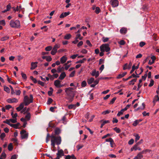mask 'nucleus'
I'll list each match as a JSON object with an SVG mask.
<instances>
[{
	"instance_id": "obj_1",
	"label": "nucleus",
	"mask_w": 159,
	"mask_h": 159,
	"mask_svg": "<svg viewBox=\"0 0 159 159\" xmlns=\"http://www.w3.org/2000/svg\"><path fill=\"white\" fill-rule=\"evenodd\" d=\"M73 90V88L71 87L66 88L65 89V92L67 95V98L70 102L73 101L75 96V93Z\"/></svg>"
},
{
	"instance_id": "obj_2",
	"label": "nucleus",
	"mask_w": 159,
	"mask_h": 159,
	"mask_svg": "<svg viewBox=\"0 0 159 159\" xmlns=\"http://www.w3.org/2000/svg\"><path fill=\"white\" fill-rule=\"evenodd\" d=\"M50 137L51 138V144L53 148H55V144L59 145L61 143V140L60 136L56 137L53 134H52Z\"/></svg>"
},
{
	"instance_id": "obj_3",
	"label": "nucleus",
	"mask_w": 159,
	"mask_h": 159,
	"mask_svg": "<svg viewBox=\"0 0 159 159\" xmlns=\"http://www.w3.org/2000/svg\"><path fill=\"white\" fill-rule=\"evenodd\" d=\"M10 25L12 28H18L20 26V23L19 20H11L10 23Z\"/></svg>"
},
{
	"instance_id": "obj_4",
	"label": "nucleus",
	"mask_w": 159,
	"mask_h": 159,
	"mask_svg": "<svg viewBox=\"0 0 159 159\" xmlns=\"http://www.w3.org/2000/svg\"><path fill=\"white\" fill-rule=\"evenodd\" d=\"M33 96L31 94L30 95V98L29 99L27 96H25L24 98V103L25 106H27L30 103H32L33 101Z\"/></svg>"
},
{
	"instance_id": "obj_5",
	"label": "nucleus",
	"mask_w": 159,
	"mask_h": 159,
	"mask_svg": "<svg viewBox=\"0 0 159 159\" xmlns=\"http://www.w3.org/2000/svg\"><path fill=\"white\" fill-rule=\"evenodd\" d=\"M100 49L101 51H106V52H108L110 50L109 45L108 44H102L100 46Z\"/></svg>"
},
{
	"instance_id": "obj_6",
	"label": "nucleus",
	"mask_w": 159,
	"mask_h": 159,
	"mask_svg": "<svg viewBox=\"0 0 159 159\" xmlns=\"http://www.w3.org/2000/svg\"><path fill=\"white\" fill-rule=\"evenodd\" d=\"M21 138L22 139H27L28 136V133L25 130L23 129L20 132Z\"/></svg>"
},
{
	"instance_id": "obj_7",
	"label": "nucleus",
	"mask_w": 159,
	"mask_h": 159,
	"mask_svg": "<svg viewBox=\"0 0 159 159\" xmlns=\"http://www.w3.org/2000/svg\"><path fill=\"white\" fill-rule=\"evenodd\" d=\"M60 47V45L56 44L54 45L52 50L51 53L52 55H54L57 52V50Z\"/></svg>"
},
{
	"instance_id": "obj_8",
	"label": "nucleus",
	"mask_w": 159,
	"mask_h": 159,
	"mask_svg": "<svg viewBox=\"0 0 159 159\" xmlns=\"http://www.w3.org/2000/svg\"><path fill=\"white\" fill-rule=\"evenodd\" d=\"M54 84L55 86L57 88H60L64 86L63 84H61V81L58 80H55Z\"/></svg>"
},
{
	"instance_id": "obj_9",
	"label": "nucleus",
	"mask_w": 159,
	"mask_h": 159,
	"mask_svg": "<svg viewBox=\"0 0 159 159\" xmlns=\"http://www.w3.org/2000/svg\"><path fill=\"white\" fill-rule=\"evenodd\" d=\"M110 3L113 7H116L119 5V2L118 0H111Z\"/></svg>"
},
{
	"instance_id": "obj_10",
	"label": "nucleus",
	"mask_w": 159,
	"mask_h": 159,
	"mask_svg": "<svg viewBox=\"0 0 159 159\" xmlns=\"http://www.w3.org/2000/svg\"><path fill=\"white\" fill-rule=\"evenodd\" d=\"M58 158H60L62 156H64V153L63 151L61 149L58 151L57 153V154Z\"/></svg>"
},
{
	"instance_id": "obj_11",
	"label": "nucleus",
	"mask_w": 159,
	"mask_h": 159,
	"mask_svg": "<svg viewBox=\"0 0 159 159\" xmlns=\"http://www.w3.org/2000/svg\"><path fill=\"white\" fill-rule=\"evenodd\" d=\"M91 74L92 76H94L96 78H97L99 76V72L98 71H96L95 70H93L92 71Z\"/></svg>"
},
{
	"instance_id": "obj_12",
	"label": "nucleus",
	"mask_w": 159,
	"mask_h": 159,
	"mask_svg": "<svg viewBox=\"0 0 159 159\" xmlns=\"http://www.w3.org/2000/svg\"><path fill=\"white\" fill-rule=\"evenodd\" d=\"M7 101L9 103H16L18 102V100L16 98H9L7 100Z\"/></svg>"
},
{
	"instance_id": "obj_13",
	"label": "nucleus",
	"mask_w": 159,
	"mask_h": 159,
	"mask_svg": "<svg viewBox=\"0 0 159 159\" xmlns=\"http://www.w3.org/2000/svg\"><path fill=\"white\" fill-rule=\"evenodd\" d=\"M67 58L66 56H64L60 58V61L61 63H64L66 61Z\"/></svg>"
},
{
	"instance_id": "obj_14",
	"label": "nucleus",
	"mask_w": 159,
	"mask_h": 159,
	"mask_svg": "<svg viewBox=\"0 0 159 159\" xmlns=\"http://www.w3.org/2000/svg\"><path fill=\"white\" fill-rule=\"evenodd\" d=\"M70 12H65L62 13L60 16V18H63L69 15Z\"/></svg>"
},
{
	"instance_id": "obj_15",
	"label": "nucleus",
	"mask_w": 159,
	"mask_h": 159,
	"mask_svg": "<svg viewBox=\"0 0 159 159\" xmlns=\"http://www.w3.org/2000/svg\"><path fill=\"white\" fill-rule=\"evenodd\" d=\"M66 74L65 72H62L60 75V76L59 77V79L61 80H63L66 76Z\"/></svg>"
},
{
	"instance_id": "obj_16",
	"label": "nucleus",
	"mask_w": 159,
	"mask_h": 159,
	"mask_svg": "<svg viewBox=\"0 0 159 159\" xmlns=\"http://www.w3.org/2000/svg\"><path fill=\"white\" fill-rule=\"evenodd\" d=\"M127 74L126 72H125L122 73V74H119L117 77L116 78L117 79H119L124 77Z\"/></svg>"
},
{
	"instance_id": "obj_17",
	"label": "nucleus",
	"mask_w": 159,
	"mask_h": 159,
	"mask_svg": "<svg viewBox=\"0 0 159 159\" xmlns=\"http://www.w3.org/2000/svg\"><path fill=\"white\" fill-rule=\"evenodd\" d=\"M127 29L125 28H122L120 30V32L122 34H125L127 32Z\"/></svg>"
},
{
	"instance_id": "obj_18",
	"label": "nucleus",
	"mask_w": 159,
	"mask_h": 159,
	"mask_svg": "<svg viewBox=\"0 0 159 159\" xmlns=\"http://www.w3.org/2000/svg\"><path fill=\"white\" fill-rule=\"evenodd\" d=\"M37 62H32L31 64V70H33L36 67H37Z\"/></svg>"
},
{
	"instance_id": "obj_19",
	"label": "nucleus",
	"mask_w": 159,
	"mask_h": 159,
	"mask_svg": "<svg viewBox=\"0 0 159 159\" xmlns=\"http://www.w3.org/2000/svg\"><path fill=\"white\" fill-rule=\"evenodd\" d=\"M143 157V155L139 153L134 158V159H141Z\"/></svg>"
},
{
	"instance_id": "obj_20",
	"label": "nucleus",
	"mask_w": 159,
	"mask_h": 159,
	"mask_svg": "<svg viewBox=\"0 0 159 159\" xmlns=\"http://www.w3.org/2000/svg\"><path fill=\"white\" fill-rule=\"evenodd\" d=\"M94 80V79L93 78H91L88 80V83L89 84H91L93 82Z\"/></svg>"
},
{
	"instance_id": "obj_21",
	"label": "nucleus",
	"mask_w": 159,
	"mask_h": 159,
	"mask_svg": "<svg viewBox=\"0 0 159 159\" xmlns=\"http://www.w3.org/2000/svg\"><path fill=\"white\" fill-rule=\"evenodd\" d=\"M137 79H134L132 80H131V81H129V85H134V83L136 82L137 81Z\"/></svg>"
},
{
	"instance_id": "obj_22",
	"label": "nucleus",
	"mask_w": 159,
	"mask_h": 159,
	"mask_svg": "<svg viewBox=\"0 0 159 159\" xmlns=\"http://www.w3.org/2000/svg\"><path fill=\"white\" fill-rule=\"evenodd\" d=\"M31 115L30 113H28L25 116V119L27 120H29L30 119Z\"/></svg>"
},
{
	"instance_id": "obj_23",
	"label": "nucleus",
	"mask_w": 159,
	"mask_h": 159,
	"mask_svg": "<svg viewBox=\"0 0 159 159\" xmlns=\"http://www.w3.org/2000/svg\"><path fill=\"white\" fill-rule=\"evenodd\" d=\"M4 90L7 93H9L10 92V89L9 88L6 86H4Z\"/></svg>"
},
{
	"instance_id": "obj_24",
	"label": "nucleus",
	"mask_w": 159,
	"mask_h": 159,
	"mask_svg": "<svg viewBox=\"0 0 159 159\" xmlns=\"http://www.w3.org/2000/svg\"><path fill=\"white\" fill-rule=\"evenodd\" d=\"M145 104L144 103H142V106L141 107H138L136 109V110L137 111V110H138L139 109H142V110L144 109L145 108Z\"/></svg>"
},
{
	"instance_id": "obj_25",
	"label": "nucleus",
	"mask_w": 159,
	"mask_h": 159,
	"mask_svg": "<svg viewBox=\"0 0 159 159\" xmlns=\"http://www.w3.org/2000/svg\"><path fill=\"white\" fill-rule=\"evenodd\" d=\"M6 76L7 77V81L9 83L14 84H16V83L13 82V81L11 80V79L9 78L7 75Z\"/></svg>"
},
{
	"instance_id": "obj_26",
	"label": "nucleus",
	"mask_w": 159,
	"mask_h": 159,
	"mask_svg": "<svg viewBox=\"0 0 159 159\" xmlns=\"http://www.w3.org/2000/svg\"><path fill=\"white\" fill-rule=\"evenodd\" d=\"M61 132V130L59 128H56L55 130V133L56 134H58Z\"/></svg>"
},
{
	"instance_id": "obj_27",
	"label": "nucleus",
	"mask_w": 159,
	"mask_h": 159,
	"mask_svg": "<svg viewBox=\"0 0 159 159\" xmlns=\"http://www.w3.org/2000/svg\"><path fill=\"white\" fill-rule=\"evenodd\" d=\"M71 37V35L70 34H67L64 36V38L66 39H69Z\"/></svg>"
},
{
	"instance_id": "obj_28",
	"label": "nucleus",
	"mask_w": 159,
	"mask_h": 159,
	"mask_svg": "<svg viewBox=\"0 0 159 159\" xmlns=\"http://www.w3.org/2000/svg\"><path fill=\"white\" fill-rule=\"evenodd\" d=\"M110 121L108 120H105L103 121L101 125V128H102L105 124L107 123H108Z\"/></svg>"
},
{
	"instance_id": "obj_29",
	"label": "nucleus",
	"mask_w": 159,
	"mask_h": 159,
	"mask_svg": "<svg viewBox=\"0 0 159 159\" xmlns=\"http://www.w3.org/2000/svg\"><path fill=\"white\" fill-rule=\"evenodd\" d=\"M64 68L63 67H61V66H59L57 68V72L59 73L62 71V69H63Z\"/></svg>"
},
{
	"instance_id": "obj_30",
	"label": "nucleus",
	"mask_w": 159,
	"mask_h": 159,
	"mask_svg": "<svg viewBox=\"0 0 159 159\" xmlns=\"http://www.w3.org/2000/svg\"><path fill=\"white\" fill-rule=\"evenodd\" d=\"M134 135L135 137V141H137L139 139L140 137L138 134H135Z\"/></svg>"
},
{
	"instance_id": "obj_31",
	"label": "nucleus",
	"mask_w": 159,
	"mask_h": 159,
	"mask_svg": "<svg viewBox=\"0 0 159 159\" xmlns=\"http://www.w3.org/2000/svg\"><path fill=\"white\" fill-rule=\"evenodd\" d=\"M159 100V97L158 95L156 96L154 98V99L153 101V102H155L157 101H158Z\"/></svg>"
},
{
	"instance_id": "obj_32",
	"label": "nucleus",
	"mask_w": 159,
	"mask_h": 159,
	"mask_svg": "<svg viewBox=\"0 0 159 159\" xmlns=\"http://www.w3.org/2000/svg\"><path fill=\"white\" fill-rule=\"evenodd\" d=\"M6 154L5 152H3L0 155V157H2L3 159H5L6 157Z\"/></svg>"
},
{
	"instance_id": "obj_33",
	"label": "nucleus",
	"mask_w": 159,
	"mask_h": 159,
	"mask_svg": "<svg viewBox=\"0 0 159 159\" xmlns=\"http://www.w3.org/2000/svg\"><path fill=\"white\" fill-rule=\"evenodd\" d=\"M125 111L123 109H121L120 111H119L117 114V116H120V115L123 114L124 112Z\"/></svg>"
},
{
	"instance_id": "obj_34",
	"label": "nucleus",
	"mask_w": 159,
	"mask_h": 159,
	"mask_svg": "<svg viewBox=\"0 0 159 159\" xmlns=\"http://www.w3.org/2000/svg\"><path fill=\"white\" fill-rule=\"evenodd\" d=\"M100 9L98 7H96L95 12L96 14H98L100 12Z\"/></svg>"
},
{
	"instance_id": "obj_35",
	"label": "nucleus",
	"mask_w": 159,
	"mask_h": 159,
	"mask_svg": "<svg viewBox=\"0 0 159 159\" xmlns=\"http://www.w3.org/2000/svg\"><path fill=\"white\" fill-rule=\"evenodd\" d=\"M8 148L9 151H11L13 149V146L11 143H10L9 144Z\"/></svg>"
},
{
	"instance_id": "obj_36",
	"label": "nucleus",
	"mask_w": 159,
	"mask_h": 159,
	"mask_svg": "<svg viewBox=\"0 0 159 159\" xmlns=\"http://www.w3.org/2000/svg\"><path fill=\"white\" fill-rule=\"evenodd\" d=\"M87 85V83L84 80L81 83V85L83 87H85Z\"/></svg>"
},
{
	"instance_id": "obj_37",
	"label": "nucleus",
	"mask_w": 159,
	"mask_h": 159,
	"mask_svg": "<svg viewBox=\"0 0 159 159\" xmlns=\"http://www.w3.org/2000/svg\"><path fill=\"white\" fill-rule=\"evenodd\" d=\"M52 49V47L51 46H49L46 47L45 48V50L47 51H49L50 50H51Z\"/></svg>"
},
{
	"instance_id": "obj_38",
	"label": "nucleus",
	"mask_w": 159,
	"mask_h": 159,
	"mask_svg": "<svg viewBox=\"0 0 159 159\" xmlns=\"http://www.w3.org/2000/svg\"><path fill=\"white\" fill-rule=\"evenodd\" d=\"M9 37L7 36H6L4 37H2L1 39V40L2 41H4L7 40L9 39Z\"/></svg>"
},
{
	"instance_id": "obj_39",
	"label": "nucleus",
	"mask_w": 159,
	"mask_h": 159,
	"mask_svg": "<svg viewBox=\"0 0 159 159\" xmlns=\"http://www.w3.org/2000/svg\"><path fill=\"white\" fill-rule=\"evenodd\" d=\"M76 106L75 105L71 104L68 106V108L69 109H71L72 108L75 109Z\"/></svg>"
},
{
	"instance_id": "obj_40",
	"label": "nucleus",
	"mask_w": 159,
	"mask_h": 159,
	"mask_svg": "<svg viewBox=\"0 0 159 159\" xmlns=\"http://www.w3.org/2000/svg\"><path fill=\"white\" fill-rule=\"evenodd\" d=\"M139 123L138 120H136L134 121L133 123V125L134 126H136Z\"/></svg>"
},
{
	"instance_id": "obj_41",
	"label": "nucleus",
	"mask_w": 159,
	"mask_h": 159,
	"mask_svg": "<svg viewBox=\"0 0 159 159\" xmlns=\"http://www.w3.org/2000/svg\"><path fill=\"white\" fill-rule=\"evenodd\" d=\"M113 129L117 133H119L120 132V129L117 127H115Z\"/></svg>"
},
{
	"instance_id": "obj_42",
	"label": "nucleus",
	"mask_w": 159,
	"mask_h": 159,
	"mask_svg": "<svg viewBox=\"0 0 159 159\" xmlns=\"http://www.w3.org/2000/svg\"><path fill=\"white\" fill-rule=\"evenodd\" d=\"M52 101L53 100L51 98H49L47 102V104H50L52 102Z\"/></svg>"
},
{
	"instance_id": "obj_43",
	"label": "nucleus",
	"mask_w": 159,
	"mask_h": 159,
	"mask_svg": "<svg viewBox=\"0 0 159 159\" xmlns=\"http://www.w3.org/2000/svg\"><path fill=\"white\" fill-rule=\"evenodd\" d=\"M110 112H111V111L110 110H107L106 111H103V112H102V115H106V114L109 113Z\"/></svg>"
},
{
	"instance_id": "obj_44",
	"label": "nucleus",
	"mask_w": 159,
	"mask_h": 159,
	"mask_svg": "<svg viewBox=\"0 0 159 159\" xmlns=\"http://www.w3.org/2000/svg\"><path fill=\"white\" fill-rule=\"evenodd\" d=\"M10 122H11L12 123H16L17 122L16 119H10Z\"/></svg>"
},
{
	"instance_id": "obj_45",
	"label": "nucleus",
	"mask_w": 159,
	"mask_h": 159,
	"mask_svg": "<svg viewBox=\"0 0 159 159\" xmlns=\"http://www.w3.org/2000/svg\"><path fill=\"white\" fill-rule=\"evenodd\" d=\"M20 124L19 123H17L16 124H14L13 128L15 129H18L19 127Z\"/></svg>"
},
{
	"instance_id": "obj_46",
	"label": "nucleus",
	"mask_w": 159,
	"mask_h": 159,
	"mask_svg": "<svg viewBox=\"0 0 159 159\" xmlns=\"http://www.w3.org/2000/svg\"><path fill=\"white\" fill-rule=\"evenodd\" d=\"M9 87L11 90V94L13 95L15 93L14 89L11 86L9 85Z\"/></svg>"
},
{
	"instance_id": "obj_47",
	"label": "nucleus",
	"mask_w": 159,
	"mask_h": 159,
	"mask_svg": "<svg viewBox=\"0 0 159 159\" xmlns=\"http://www.w3.org/2000/svg\"><path fill=\"white\" fill-rule=\"evenodd\" d=\"M109 38H108L103 37L102 39V41L103 42H106L108 41Z\"/></svg>"
},
{
	"instance_id": "obj_48",
	"label": "nucleus",
	"mask_w": 159,
	"mask_h": 159,
	"mask_svg": "<svg viewBox=\"0 0 159 159\" xmlns=\"http://www.w3.org/2000/svg\"><path fill=\"white\" fill-rule=\"evenodd\" d=\"M6 134L4 133H2L0 135V138L1 139L3 140V138L5 137Z\"/></svg>"
},
{
	"instance_id": "obj_49",
	"label": "nucleus",
	"mask_w": 159,
	"mask_h": 159,
	"mask_svg": "<svg viewBox=\"0 0 159 159\" xmlns=\"http://www.w3.org/2000/svg\"><path fill=\"white\" fill-rule=\"evenodd\" d=\"M30 78L34 83H37V81L36 79L35 78H34L33 76H31L30 77Z\"/></svg>"
},
{
	"instance_id": "obj_50",
	"label": "nucleus",
	"mask_w": 159,
	"mask_h": 159,
	"mask_svg": "<svg viewBox=\"0 0 159 159\" xmlns=\"http://www.w3.org/2000/svg\"><path fill=\"white\" fill-rule=\"evenodd\" d=\"M150 83L149 84L148 86L149 87H152L154 84V81L152 80H151L150 81Z\"/></svg>"
},
{
	"instance_id": "obj_51",
	"label": "nucleus",
	"mask_w": 159,
	"mask_h": 159,
	"mask_svg": "<svg viewBox=\"0 0 159 159\" xmlns=\"http://www.w3.org/2000/svg\"><path fill=\"white\" fill-rule=\"evenodd\" d=\"M46 60L47 61H50L52 60V58L50 56H47Z\"/></svg>"
},
{
	"instance_id": "obj_52",
	"label": "nucleus",
	"mask_w": 159,
	"mask_h": 159,
	"mask_svg": "<svg viewBox=\"0 0 159 159\" xmlns=\"http://www.w3.org/2000/svg\"><path fill=\"white\" fill-rule=\"evenodd\" d=\"M21 75L23 78L25 79L27 78V76L23 72L21 73Z\"/></svg>"
},
{
	"instance_id": "obj_53",
	"label": "nucleus",
	"mask_w": 159,
	"mask_h": 159,
	"mask_svg": "<svg viewBox=\"0 0 159 159\" xmlns=\"http://www.w3.org/2000/svg\"><path fill=\"white\" fill-rule=\"evenodd\" d=\"M116 97H114L111 101L110 103V104H113L114 103V102L116 99Z\"/></svg>"
},
{
	"instance_id": "obj_54",
	"label": "nucleus",
	"mask_w": 159,
	"mask_h": 159,
	"mask_svg": "<svg viewBox=\"0 0 159 159\" xmlns=\"http://www.w3.org/2000/svg\"><path fill=\"white\" fill-rule=\"evenodd\" d=\"M145 44V43L143 42H141L139 43V46L141 47H143Z\"/></svg>"
},
{
	"instance_id": "obj_55",
	"label": "nucleus",
	"mask_w": 159,
	"mask_h": 159,
	"mask_svg": "<svg viewBox=\"0 0 159 159\" xmlns=\"http://www.w3.org/2000/svg\"><path fill=\"white\" fill-rule=\"evenodd\" d=\"M16 95H19L21 93V91L20 90H15Z\"/></svg>"
},
{
	"instance_id": "obj_56",
	"label": "nucleus",
	"mask_w": 159,
	"mask_h": 159,
	"mask_svg": "<svg viewBox=\"0 0 159 159\" xmlns=\"http://www.w3.org/2000/svg\"><path fill=\"white\" fill-rule=\"evenodd\" d=\"M99 79H97V80H94V81H93V82H94V84L95 85H96L97 84H98L99 82Z\"/></svg>"
},
{
	"instance_id": "obj_57",
	"label": "nucleus",
	"mask_w": 159,
	"mask_h": 159,
	"mask_svg": "<svg viewBox=\"0 0 159 159\" xmlns=\"http://www.w3.org/2000/svg\"><path fill=\"white\" fill-rule=\"evenodd\" d=\"M38 83L39 84L41 85L42 86H44V83L40 80L38 81Z\"/></svg>"
},
{
	"instance_id": "obj_58",
	"label": "nucleus",
	"mask_w": 159,
	"mask_h": 159,
	"mask_svg": "<svg viewBox=\"0 0 159 159\" xmlns=\"http://www.w3.org/2000/svg\"><path fill=\"white\" fill-rule=\"evenodd\" d=\"M83 147V145H78L77 146L78 150H79Z\"/></svg>"
},
{
	"instance_id": "obj_59",
	"label": "nucleus",
	"mask_w": 159,
	"mask_h": 159,
	"mask_svg": "<svg viewBox=\"0 0 159 159\" xmlns=\"http://www.w3.org/2000/svg\"><path fill=\"white\" fill-rule=\"evenodd\" d=\"M134 140L133 139H131L128 142V144L129 145H131L133 143Z\"/></svg>"
},
{
	"instance_id": "obj_60",
	"label": "nucleus",
	"mask_w": 159,
	"mask_h": 159,
	"mask_svg": "<svg viewBox=\"0 0 159 159\" xmlns=\"http://www.w3.org/2000/svg\"><path fill=\"white\" fill-rule=\"evenodd\" d=\"M135 66L134 65H133L132 67V68L131 70L130 71V73L131 74L132 73L134 70L135 69Z\"/></svg>"
},
{
	"instance_id": "obj_61",
	"label": "nucleus",
	"mask_w": 159,
	"mask_h": 159,
	"mask_svg": "<svg viewBox=\"0 0 159 159\" xmlns=\"http://www.w3.org/2000/svg\"><path fill=\"white\" fill-rule=\"evenodd\" d=\"M142 114L143 116H149V113H147L145 111L143 112L142 113Z\"/></svg>"
},
{
	"instance_id": "obj_62",
	"label": "nucleus",
	"mask_w": 159,
	"mask_h": 159,
	"mask_svg": "<svg viewBox=\"0 0 159 159\" xmlns=\"http://www.w3.org/2000/svg\"><path fill=\"white\" fill-rule=\"evenodd\" d=\"M7 9L8 11H9L11 8V6L10 4H9L7 6Z\"/></svg>"
},
{
	"instance_id": "obj_63",
	"label": "nucleus",
	"mask_w": 159,
	"mask_h": 159,
	"mask_svg": "<svg viewBox=\"0 0 159 159\" xmlns=\"http://www.w3.org/2000/svg\"><path fill=\"white\" fill-rule=\"evenodd\" d=\"M75 71H72L69 77H73L74 76L75 74Z\"/></svg>"
},
{
	"instance_id": "obj_64",
	"label": "nucleus",
	"mask_w": 159,
	"mask_h": 159,
	"mask_svg": "<svg viewBox=\"0 0 159 159\" xmlns=\"http://www.w3.org/2000/svg\"><path fill=\"white\" fill-rule=\"evenodd\" d=\"M83 44V42L82 41H81L77 45V46L78 47H80V46H82Z\"/></svg>"
}]
</instances>
